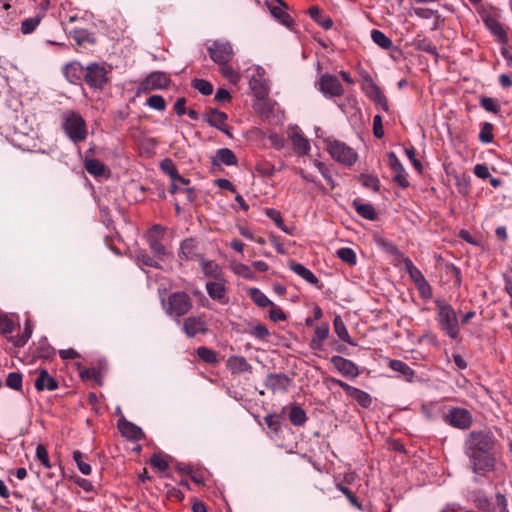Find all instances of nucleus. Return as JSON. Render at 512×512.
I'll return each instance as SVG.
<instances>
[{
	"instance_id": "obj_1",
	"label": "nucleus",
	"mask_w": 512,
	"mask_h": 512,
	"mask_svg": "<svg viewBox=\"0 0 512 512\" xmlns=\"http://www.w3.org/2000/svg\"><path fill=\"white\" fill-rule=\"evenodd\" d=\"M436 320L441 330L455 340L460 334V324L455 309L443 300L436 299Z\"/></svg>"
},
{
	"instance_id": "obj_2",
	"label": "nucleus",
	"mask_w": 512,
	"mask_h": 512,
	"mask_svg": "<svg viewBox=\"0 0 512 512\" xmlns=\"http://www.w3.org/2000/svg\"><path fill=\"white\" fill-rule=\"evenodd\" d=\"M61 127L66 136L75 144L87 138V125L84 118L75 111L69 110L61 116Z\"/></svg>"
},
{
	"instance_id": "obj_3",
	"label": "nucleus",
	"mask_w": 512,
	"mask_h": 512,
	"mask_svg": "<svg viewBox=\"0 0 512 512\" xmlns=\"http://www.w3.org/2000/svg\"><path fill=\"white\" fill-rule=\"evenodd\" d=\"M495 446V438L489 431H472L465 442V454L489 453Z\"/></svg>"
},
{
	"instance_id": "obj_4",
	"label": "nucleus",
	"mask_w": 512,
	"mask_h": 512,
	"mask_svg": "<svg viewBox=\"0 0 512 512\" xmlns=\"http://www.w3.org/2000/svg\"><path fill=\"white\" fill-rule=\"evenodd\" d=\"M110 69L105 63L92 62L86 66L84 82L93 89H103L108 83Z\"/></svg>"
},
{
	"instance_id": "obj_5",
	"label": "nucleus",
	"mask_w": 512,
	"mask_h": 512,
	"mask_svg": "<svg viewBox=\"0 0 512 512\" xmlns=\"http://www.w3.org/2000/svg\"><path fill=\"white\" fill-rule=\"evenodd\" d=\"M192 309V300L185 292H174L169 295L166 312L168 315L179 318Z\"/></svg>"
},
{
	"instance_id": "obj_6",
	"label": "nucleus",
	"mask_w": 512,
	"mask_h": 512,
	"mask_svg": "<svg viewBox=\"0 0 512 512\" xmlns=\"http://www.w3.org/2000/svg\"><path fill=\"white\" fill-rule=\"evenodd\" d=\"M327 149L334 160L348 166L353 165L358 159V155L353 148L338 140L330 141Z\"/></svg>"
},
{
	"instance_id": "obj_7",
	"label": "nucleus",
	"mask_w": 512,
	"mask_h": 512,
	"mask_svg": "<svg viewBox=\"0 0 512 512\" xmlns=\"http://www.w3.org/2000/svg\"><path fill=\"white\" fill-rule=\"evenodd\" d=\"M443 420L446 424L460 430L470 428L473 423L471 412L461 407H452L449 409V411L443 416Z\"/></svg>"
},
{
	"instance_id": "obj_8",
	"label": "nucleus",
	"mask_w": 512,
	"mask_h": 512,
	"mask_svg": "<svg viewBox=\"0 0 512 512\" xmlns=\"http://www.w3.org/2000/svg\"><path fill=\"white\" fill-rule=\"evenodd\" d=\"M362 90L367 97L375 104L382 107L383 110H388V100L380 87L373 81L369 73H362Z\"/></svg>"
},
{
	"instance_id": "obj_9",
	"label": "nucleus",
	"mask_w": 512,
	"mask_h": 512,
	"mask_svg": "<svg viewBox=\"0 0 512 512\" xmlns=\"http://www.w3.org/2000/svg\"><path fill=\"white\" fill-rule=\"evenodd\" d=\"M319 90L326 97H341L344 94V88L337 76L325 73L319 79Z\"/></svg>"
},
{
	"instance_id": "obj_10",
	"label": "nucleus",
	"mask_w": 512,
	"mask_h": 512,
	"mask_svg": "<svg viewBox=\"0 0 512 512\" xmlns=\"http://www.w3.org/2000/svg\"><path fill=\"white\" fill-rule=\"evenodd\" d=\"M208 52L210 58L218 65L230 62L234 54L231 44L221 41H214L208 47Z\"/></svg>"
},
{
	"instance_id": "obj_11",
	"label": "nucleus",
	"mask_w": 512,
	"mask_h": 512,
	"mask_svg": "<svg viewBox=\"0 0 512 512\" xmlns=\"http://www.w3.org/2000/svg\"><path fill=\"white\" fill-rule=\"evenodd\" d=\"M292 383V379L284 373H269L265 380L264 386L275 393H287Z\"/></svg>"
},
{
	"instance_id": "obj_12",
	"label": "nucleus",
	"mask_w": 512,
	"mask_h": 512,
	"mask_svg": "<svg viewBox=\"0 0 512 512\" xmlns=\"http://www.w3.org/2000/svg\"><path fill=\"white\" fill-rule=\"evenodd\" d=\"M69 36L75 41V49L79 53L90 50L97 44L94 34L86 29H73Z\"/></svg>"
},
{
	"instance_id": "obj_13",
	"label": "nucleus",
	"mask_w": 512,
	"mask_h": 512,
	"mask_svg": "<svg viewBox=\"0 0 512 512\" xmlns=\"http://www.w3.org/2000/svg\"><path fill=\"white\" fill-rule=\"evenodd\" d=\"M472 463V471L476 474H482L494 470L495 459L491 452L466 454Z\"/></svg>"
},
{
	"instance_id": "obj_14",
	"label": "nucleus",
	"mask_w": 512,
	"mask_h": 512,
	"mask_svg": "<svg viewBox=\"0 0 512 512\" xmlns=\"http://www.w3.org/2000/svg\"><path fill=\"white\" fill-rule=\"evenodd\" d=\"M387 156L389 167L394 172L393 182L402 189L408 188L410 184L404 166L394 152H389Z\"/></svg>"
},
{
	"instance_id": "obj_15",
	"label": "nucleus",
	"mask_w": 512,
	"mask_h": 512,
	"mask_svg": "<svg viewBox=\"0 0 512 512\" xmlns=\"http://www.w3.org/2000/svg\"><path fill=\"white\" fill-rule=\"evenodd\" d=\"M266 5L272 16L284 26L290 28L294 21L292 17L285 11L288 5L283 0H267Z\"/></svg>"
},
{
	"instance_id": "obj_16",
	"label": "nucleus",
	"mask_w": 512,
	"mask_h": 512,
	"mask_svg": "<svg viewBox=\"0 0 512 512\" xmlns=\"http://www.w3.org/2000/svg\"><path fill=\"white\" fill-rule=\"evenodd\" d=\"M86 67L78 61H71L64 65L62 73L66 80L74 85H80L85 78Z\"/></svg>"
},
{
	"instance_id": "obj_17",
	"label": "nucleus",
	"mask_w": 512,
	"mask_h": 512,
	"mask_svg": "<svg viewBox=\"0 0 512 512\" xmlns=\"http://www.w3.org/2000/svg\"><path fill=\"white\" fill-rule=\"evenodd\" d=\"M203 118L211 127L231 136L229 129L225 125L228 119V115L225 112L210 108L209 111L203 115Z\"/></svg>"
},
{
	"instance_id": "obj_18",
	"label": "nucleus",
	"mask_w": 512,
	"mask_h": 512,
	"mask_svg": "<svg viewBox=\"0 0 512 512\" xmlns=\"http://www.w3.org/2000/svg\"><path fill=\"white\" fill-rule=\"evenodd\" d=\"M332 365L345 377L356 378L360 372L358 366L351 360L342 356L331 357Z\"/></svg>"
},
{
	"instance_id": "obj_19",
	"label": "nucleus",
	"mask_w": 512,
	"mask_h": 512,
	"mask_svg": "<svg viewBox=\"0 0 512 512\" xmlns=\"http://www.w3.org/2000/svg\"><path fill=\"white\" fill-rule=\"evenodd\" d=\"M183 330L188 337H194L197 334H205L208 331L205 320L200 316H191L184 320Z\"/></svg>"
},
{
	"instance_id": "obj_20",
	"label": "nucleus",
	"mask_w": 512,
	"mask_h": 512,
	"mask_svg": "<svg viewBox=\"0 0 512 512\" xmlns=\"http://www.w3.org/2000/svg\"><path fill=\"white\" fill-rule=\"evenodd\" d=\"M118 428L125 438L133 441L142 440L145 437L144 432L140 427L128 420H121L118 422Z\"/></svg>"
},
{
	"instance_id": "obj_21",
	"label": "nucleus",
	"mask_w": 512,
	"mask_h": 512,
	"mask_svg": "<svg viewBox=\"0 0 512 512\" xmlns=\"http://www.w3.org/2000/svg\"><path fill=\"white\" fill-rule=\"evenodd\" d=\"M38 376L35 380V388L38 391H54L58 388L57 380L52 377L46 369H38Z\"/></svg>"
},
{
	"instance_id": "obj_22",
	"label": "nucleus",
	"mask_w": 512,
	"mask_h": 512,
	"mask_svg": "<svg viewBox=\"0 0 512 512\" xmlns=\"http://www.w3.org/2000/svg\"><path fill=\"white\" fill-rule=\"evenodd\" d=\"M170 84L169 77L161 71L152 72L143 82L147 89L158 90L168 87Z\"/></svg>"
},
{
	"instance_id": "obj_23",
	"label": "nucleus",
	"mask_w": 512,
	"mask_h": 512,
	"mask_svg": "<svg viewBox=\"0 0 512 512\" xmlns=\"http://www.w3.org/2000/svg\"><path fill=\"white\" fill-rule=\"evenodd\" d=\"M179 258L181 260H198L201 258L200 253L198 252L197 242L192 239H185L180 246Z\"/></svg>"
},
{
	"instance_id": "obj_24",
	"label": "nucleus",
	"mask_w": 512,
	"mask_h": 512,
	"mask_svg": "<svg viewBox=\"0 0 512 512\" xmlns=\"http://www.w3.org/2000/svg\"><path fill=\"white\" fill-rule=\"evenodd\" d=\"M227 368L234 375L241 373H251L252 366L248 363L245 357L243 356H230L226 363Z\"/></svg>"
},
{
	"instance_id": "obj_25",
	"label": "nucleus",
	"mask_w": 512,
	"mask_h": 512,
	"mask_svg": "<svg viewBox=\"0 0 512 512\" xmlns=\"http://www.w3.org/2000/svg\"><path fill=\"white\" fill-rule=\"evenodd\" d=\"M238 162L235 153L229 148H220L216 151V155L212 157L213 165L225 164L227 166L236 165Z\"/></svg>"
},
{
	"instance_id": "obj_26",
	"label": "nucleus",
	"mask_w": 512,
	"mask_h": 512,
	"mask_svg": "<svg viewBox=\"0 0 512 512\" xmlns=\"http://www.w3.org/2000/svg\"><path fill=\"white\" fill-rule=\"evenodd\" d=\"M290 139L292 142L293 149L298 155H306L310 151L309 141L300 133L298 130H294Z\"/></svg>"
},
{
	"instance_id": "obj_27",
	"label": "nucleus",
	"mask_w": 512,
	"mask_h": 512,
	"mask_svg": "<svg viewBox=\"0 0 512 512\" xmlns=\"http://www.w3.org/2000/svg\"><path fill=\"white\" fill-rule=\"evenodd\" d=\"M289 268L308 283L312 285L318 284V278L314 275V273L311 270L306 268L304 265L292 261L289 264Z\"/></svg>"
},
{
	"instance_id": "obj_28",
	"label": "nucleus",
	"mask_w": 512,
	"mask_h": 512,
	"mask_svg": "<svg viewBox=\"0 0 512 512\" xmlns=\"http://www.w3.org/2000/svg\"><path fill=\"white\" fill-rule=\"evenodd\" d=\"M347 395L355 400L363 408H369L373 402L369 393L353 386H351L347 392Z\"/></svg>"
},
{
	"instance_id": "obj_29",
	"label": "nucleus",
	"mask_w": 512,
	"mask_h": 512,
	"mask_svg": "<svg viewBox=\"0 0 512 512\" xmlns=\"http://www.w3.org/2000/svg\"><path fill=\"white\" fill-rule=\"evenodd\" d=\"M352 207L364 219L373 221L377 218L375 208L369 203H361L359 200H354Z\"/></svg>"
},
{
	"instance_id": "obj_30",
	"label": "nucleus",
	"mask_w": 512,
	"mask_h": 512,
	"mask_svg": "<svg viewBox=\"0 0 512 512\" xmlns=\"http://www.w3.org/2000/svg\"><path fill=\"white\" fill-rule=\"evenodd\" d=\"M206 290L208 295L217 301L224 302L226 295V287L222 282L212 281L206 284Z\"/></svg>"
},
{
	"instance_id": "obj_31",
	"label": "nucleus",
	"mask_w": 512,
	"mask_h": 512,
	"mask_svg": "<svg viewBox=\"0 0 512 512\" xmlns=\"http://www.w3.org/2000/svg\"><path fill=\"white\" fill-rule=\"evenodd\" d=\"M485 24L490 32L496 36L501 43L506 44L508 42L507 33L499 21L494 18H487Z\"/></svg>"
},
{
	"instance_id": "obj_32",
	"label": "nucleus",
	"mask_w": 512,
	"mask_h": 512,
	"mask_svg": "<svg viewBox=\"0 0 512 512\" xmlns=\"http://www.w3.org/2000/svg\"><path fill=\"white\" fill-rule=\"evenodd\" d=\"M389 367L393 371L402 374L406 381L411 382L415 376V371L401 360H390Z\"/></svg>"
},
{
	"instance_id": "obj_33",
	"label": "nucleus",
	"mask_w": 512,
	"mask_h": 512,
	"mask_svg": "<svg viewBox=\"0 0 512 512\" xmlns=\"http://www.w3.org/2000/svg\"><path fill=\"white\" fill-rule=\"evenodd\" d=\"M333 327H334L335 333L342 341H344L350 345H356V343L352 341V339L349 335V332L347 330V327H346L345 323L343 322L341 316L336 315L334 317Z\"/></svg>"
},
{
	"instance_id": "obj_34",
	"label": "nucleus",
	"mask_w": 512,
	"mask_h": 512,
	"mask_svg": "<svg viewBox=\"0 0 512 512\" xmlns=\"http://www.w3.org/2000/svg\"><path fill=\"white\" fill-rule=\"evenodd\" d=\"M85 169L95 177L104 176L107 171L106 166L100 160L94 158L85 161Z\"/></svg>"
},
{
	"instance_id": "obj_35",
	"label": "nucleus",
	"mask_w": 512,
	"mask_h": 512,
	"mask_svg": "<svg viewBox=\"0 0 512 512\" xmlns=\"http://www.w3.org/2000/svg\"><path fill=\"white\" fill-rule=\"evenodd\" d=\"M201 261V269L202 272L208 276L218 279L221 277V268L218 264L211 260H205L202 257L199 259Z\"/></svg>"
},
{
	"instance_id": "obj_36",
	"label": "nucleus",
	"mask_w": 512,
	"mask_h": 512,
	"mask_svg": "<svg viewBox=\"0 0 512 512\" xmlns=\"http://www.w3.org/2000/svg\"><path fill=\"white\" fill-rule=\"evenodd\" d=\"M249 296L252 301L261 308L273 306V302L258 288H251Z\"/></svg>"
},
{
	"instance_id": "obj_37",
	"label": "nucleus",
	"mask_w": 512,
	"mask_h": 512,
	"mask_svg": "<svg viewBox=\"0 0 512 512\" xmlns=\"http://www.w3.org/2000/svg\"><path fill=\"white\" fill-rule=\"evenodd\" d=\"M289 420L295 426H302L307 421L305 411L298 405H293L289 411Z\"/></svg>"
},
{
	"instance_id": "obj_38",
	"label": "nucleus",
	"mask_w": 512,
	"mask_h": 512,
	"mask_svg": "<svg viewBox=\"0 0 512 512\" xmlns=\"http://www.w3.org/2000/svg\"><path fill=\"white\" fill-rule=\"evenodd\" d=\"M371 39L376 45L385 50H389L393 46L392 40L377 29L371 31Z\"/></svg>"
},
{
	"instance_id": "obj_39",
	"label": "nucleus",
	"mask_w": 512,
	"mask_h": 512,
	"mask_svg": "<svg viewBox=\"0 0 512 512\" xmlns=\"http://www.w3.org/2000/svg\"><path fill=\"white\" fill-rule=\"evenodd\" d=\"M310 17L317 22L322 28L328 30L332 28L333 21L330 17H322L321 11L318 7H311L308 11Z\"/></svg>"
},
{
	"instance_id": "obj_40",
	"label": "nucleus",
	"mask_w": 512,
	"mask_h": 512,
	"mask_svg": "<svg viewBox=\"0 0 512 512\" xmlns=\"http://www.w3.org/2000/svg\"><path fill=\"white\" fill-rule=\"evenodd\" d=\"M231 269H232V271L236 275L241 276L244 279H247V280H254L255 279L254 272L246 264H243V263H240V262H233V263H231Z\"/></svg>"
},
{
	"instance_id": "obj_41",
	"label": "nucleus",
	"mask_w": 512,
	"mask_h": 512,
	"mask_svg": "<svg viewBox=\"0 0 512 512\" xmlns=\"http://www.w3.org/2000/svg\"><path fill=\"white\" fill-rule=\"evenodd\" d=\"M32 335V325L29 320L26 321L25 329L21 335L16 337H8L9 341H12L16 347H23Z\"/></svg>"
},
{
	"instance_id": "obj_42",
	"label": "nucleus",
	"mask_w": 512,
	"mask_h": 512,
	"mask_svg": "<svg viewBox=\"0 0 512 512\" xmlns=\"http://www.w3.org/2000/svg\"><path fill=\"white\" fill-rule=\"evenodd\" d=\"M197 356L207 364L215 365L218 363L217 353L207 347L201 346L196 351Z\"/></svg>"
},
{
	"instance_id": "obj_43",
	"label": "nucleus",
	"mask_w": 512,
	"mask_h": 512,
	"mask_svg": "<svg viewBox=\"0 0 512 512\" xmlns=\"http://www.w3.org/2000/svg\"><path fill=\"white\" fill-rule=\"evenodd\" d=\"M219 66L221 74L230 83L237 84L240 81L239 73L229 65V62H226L225 64H220Z\"/></svg>"
},
{
	"instance_id": "obj_44",
	"label": "nucleus",
	"mask_w": 512,
	"mask_h": 512,
	"mask_svg": "<svg viewBox=\"0 0 512 512\" xmlns=\"http://www.w3.org/2000/svg\"><path fill=\"white\" fill-rule=\"evenodd\" d=\"M136 260L139 266L143 267H153V268H160V264L153 259L146 251H139L136 254Z\"/></svg>"
},
{
	"instance_id": "obj_45",
	"label": "nucleus",
	"mask_w": 512,
	"mask_h": 512,
	"mask_svg": "<svg viewBox=\"0 0 512 512\" xmlns=\"http://www.w3.org/2000/svg\"><path fill=\"white\" fill-rule=\"evenodd\" d=\"M42 19L41 15H36L34 17L26 18L21 22V32L23 34L32 33L36 27L40 24Z\"/></svg>"
},
{
	"instance_id": "obj_46",
	"label": "nucleus",
	"mask_w": 512,
	"mask_h": 512,
	"mask_svg": "<svg viewBox=\"0 0 512 512\" xmlns=\"http://www.w3.org/2000/svg\"><path fill=\"white\" fill-rule=\"evenodd\" d=\"M337 256L349 265H355L357 262L356 253L349 247H343L337 250Z\"/></svg>"
},
{
	"instance_id": "obj_47",
	"label": "nucleus",
	"mask_w": 512,
	"mask_h": 512,
	"mask_svg": "<svg viewBox=\"0 0 512 512\" xmlns=\"http://www.w3.org/2000/svg\"><path fill=\"white\" fill-rule=\"evenodd\" d=\"M493 129L494 126L492 123L484 122L481 126V130L478 136L479 140L482 143H491L494 139Z\"/></svg>"
},
{
	"instance_id": "obj_48",
	"label": "nucleus",
	"mask_w": 512,
	"mask_h": 512,
	"mask_svg": "<svg viewBox=\"0 0 512 512\" xmlns=\"http://www.w3.org/2000/svg\"><path fill=\"white\" fill-rule=\"evenodd\" d=\"M73 460L76 462L77 467L82 474H91L92 468L88 463L84 461V455L79 450H75L73 452Z\"/></svg>"
},
{
	"instance_id": "obj_49",
	"label": "nucleus",
	"mask_w": 512,
	"mask_h": 512,
	"mask_svg": "<svg viewBox=\"0 0 512 512\" xmlns=\"http://www.w3.org/2000/svg\"><path fill=\"white\" fill-rule=\"evenodd\" d=\"M191 86L205 96L211 95L213 92V86L207 80L194 79L191 82Z\"/></svg>"
},
{
	"instance_id": "obj_50",
	"label": "nucleus",
	"mask_w": 512,
	"mask_h": 512,
	"mask_svg": "<svg viewBox=\"0 0 512 512\" xmlns=\"http://www.w3.org/2000/svg\"><path fill=\"white\" fill-rule=\"evenodd\" d=\"M360 180L364 187L372 189L375 192L379 191L380 180L377 176L362 174Z\"/></svg>"
},
{
	"instance_id": "obj_51",
	"label": "nucleus",
	"mask_w": 512,
	"mask_h": 512,
	"mask_svg": "<svg viewBox=\"0 0 512 512\" xmlns=\"http://www.w3.org/2000/svg\"><path fill=\"white\" fill-rule=\"evenodd\" d=\"M480 105L484 110L493 114H498L501 110L495 99L487 96H483L480 99Z\"/></svg>"
},
{
	"instance_id": "obj_52",
	"label": "nucleus",
	"mask_w": 512,
	"mask_h": 512,
	"mask_svg": "<svg viewBox=\"0 0 512 512\" xmlns=\"http://www.w3.org/2000/svg\"><path fill=\"white\" fill-rule=\"evenodd\" d=\"M6 385L14 390L20 391L22 388V375L17 372H11L6 378Z\"/></svg>"
},
{
	"instance_id": "obj_53",
	"label": "nucleus",
	"mask_w": 512,
	"mask_h": 512,
	"mask_svg": "<svg viewBox=\"0 0 512 512\" xmlns=\"http://www.w3.org/2000/svg\"><path fill=\"white\" fill-rule=\"evenodd\" d=\"M146 104L155 110L163 111L166 108L165 99L161 95H152L147 99Z\"/></svg>"
},
{
	"instance_id": "obj_54",
	"label": "nucleus",
	"mask_w": 512,
	"mask_h": 512,
	"mask_svg": "<svg viewBox=\"0 0 512 512\" xmlns=\"http://www.w3.org/2000/svg\"><path fill=\"white\" fill-rule=\"evenodd\" d=\"M165 234V228L161 225L152 226L147 233V241L162 240Z\"/></svg>"
},
{
	"instance_id": "obj_55",
	"label": "nucleus",
	"mask_w": 512,
	"mask_h": 512,
	"mask_svg": "<svg viewBox=\"0 0 512 512\" xmlns=\"http://www.w3.org/2000/svg\"><path fill=\"white\" fill-rule=\"evenodd\" d=\"M417 49L420 51L426 52L430 55L438 56L436 46L432 43V41H430L428 39H423V40L419 41L417 44Z\"/></svg>"
},
{
	"instance_id": "obj_56",
	"label": "nucleus",
	"mask_w": 512,
	"mask_h": 512,
	"mask_svg": "<svg viewBox=\"0 0 512 512\" xmlns=\"http://www.w3.org/2000/svg\"><path fill=\"white\" fill-rule=\"evenodd\" d=\"M337 489L339 491H341L346 497L347 499L349 500V502L354 506V507H357L359 509H361V504L359 503L358 501V498L352 493V491L344 486L343 484L341 483H338L336 485Z\"/></svg>"
},
{
	"instance_id": "obj_57",
	"label": "nucleus",
	"mask_w": 512,
	"mask_h": 512,
	"mask_svg": "<svg viewBox=\"0 0 512 512\" xmlns=\"http://www.w3.org/2000/svg\"><path fill=\"white\" fill-rule=\"evenodd\" d=\"M36 457H37V459L40 461V463L45 468H50L51 467V464H50V461H49L48 452H47V449L45 448L44 445L39 444L37 446V448H36Z\"/></svg>"
},
{
	"instance_id": "obj_58",
	"label": "nucleus",
	"mask_w": 512,
	"mask_h": 512,
	"mask_svg": "<svg viewBox=\"0 0 512 512\" xmlns=\"http://www.w3.org/2000/svg\"><path fill=\"white\" fill-rule=\"evenodd\" d=\"M265 423L267 424L268 428L274 431L275 433H278L281 428V420L280 417L276 414H268L265 418Z\"/></svg>"
},
{
	"instance_id": "obj_59",
	"label": "nucleus",
	"mask_w": 512,
	"mask_h": 512,
	"mask_svg": "<svg viewBox=\"0 0 512 512\" xmlns=\"http://www.w3.org/2000/svg\"><path fill=\"white\" fill-rule=\"evenodd\" d=\"M160 167L161 169L163 170L164 173H166L167 175L170 176V178L173 180L176 175L178 174V170L177 168L175 167L174 163L172 162V160L166 158L164 159L161 164H160Z\"/></svg>"
},
{
	"instance_id": "obj_60",
	"label": "nucleus",
	"mask_w": 512,
	"mask_h": 512,
	"mask_svg": "<svg viewBox=\"0 0 512 512\" xmlns=\"http://www.w3.org/2000/svg\"><path fill=\"white\" fill-rule=\"evenodd\" d=\"M250 334L260 340H266L270 335L269 330L263 324H257L254 326Z\"/></svg>"
},
{
	"instance_id": "obj_61",
	"label": "nucleus",
	"mask_w": 512,
	"mask_h": 512,
	"mask_svg": "<svg viewBox=\"0 0 512 512\" xmlns=\"http://www.w3.org/2000/svg\"><path fill=\"white\" fill-rule=\"evenodd\" d=\"M416 149L413 146L405 148V154L417 171L422 170V163L416 158Z\"/></svg>"
},
{
	"instance_id": "obj_62",
	"label": "nucleus",
	"mask_w": 512,
	"mask_h": 512,
	"mask_svg": "<svg viewBox=\"0 0 512 512\" xmlns=\"http://www.w3.org/2000/svg\"><path fill=\"white\" fill-rule=\"evenodd\" d=\"M14 331V323L7 317L0 316V332L4 336L10 335Z\"/></svg>"
},
{
	"instance_id": "obj_63",
	"label": "nucleus",
	"mask_w": 512,
	"mask_h": 512,
	"mask_svg": "<svg viewBox=\"0 0 512 512\" xmlns=\"http://www.w3.org/2000/svg\"><path fill=\"white\" fill-rule=\"evenodd\" d=\"M414 13L416 16L423 19H429L433 16H436L437 19L440 18V16L438 15V11L430 8L418 7L414 9Z\"/></svg>"
},
{
	"instance_id": "obj_64",
	"label": "nucleus",
	"mask_w": 512,
	"mask_h": 512,
	"mask_svg": "<svg viewBox=\"0 0 512 512\" xmlns=\"http://www.w3.org/2000/svg\"><path fill=\"white\" fill-rule=\"evenodd\" d=\"M161 241L162 240H154L148 242L152 253L157 257H162L166 254V249Z\"/></svg>"
}]
</instances>
